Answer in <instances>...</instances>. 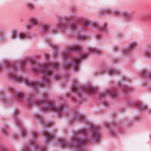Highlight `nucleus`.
I'll return each instance as SVG.
<instances>
[{"label": "nucleus", "instance_id": "obj_1", "mask_svg": "<svg viewBox=\"0 0 151 151\" xmlns=\"http://www.w3.org/2000/svg\"><path fill=\"white\" fill-rule=\"evenodd\" d=\"M30 24L32 26H36L38 24V19L36 17H32L29 19Z\"/></svg>", "mask_w": 151, "mask_h": 151}, {"label": "nucleus", "instance_id": "obj_2", "mask_svg": "<svg viewBox=\"0 0 151 151\" xmlns=\"http://www.w3.org/2000/svg\"><path fill=\"white\" fill-rule=\"evenodd\" d=\"M136 46V43L135 42H133L131 43L129 45L128 49H126L125 50V51L126 53H128L129 52L128 50H132L134 49Z\"/></svg>", "mask_w": 151, "mask_h": 151}, {"label": "nucleus", "instance_id": "obj_3", "mask_svg": "<svg viewBox=\"0 0 151 151\" xmlns=\"http://www.w3.org/2000/svg\"><path fill=\"white\" fill-rule=\"evenodd\" d=\"M81 49V47L79 45H74L71 47L70 49L68 51H78L80 50Z\"/></svg>", "mask_w": 151, "mask_h": 151}, {"label": "nucleus", "instance_id": "obj_4", "mask_svg": "<svg viewBox=\"0 0 151 151\" xmlns=\"http://www.w3.org/2000/svg\"><path fill=\"white\" fill-rule=\"evenodd\" d=\"M86 57L87 55L86 54L84 53L82 54V55L81 56V59L79 58L76 60L75 62V64H78L79 63H80V59H84V58H86Z\"/></svg>", "mask_w": 151, "mask_h": 151}, {"label": "nucleus", "instance_id": "obj_5", "mask_svg": "<svg viewBox=\"0 0 151 151\" xmlns=\"http://www.w3.org/2000/svg\"><path fill=\"white\" fill-rule=\"evenodd\" d=\"M12 78L18 82H20L22 81V78L20 76H17L15 75H13L12 77Z\"/></svg>", "mask_w": 151, "mask_h": 151}, {"label": "nucleus", "instance_id": "obj_6", "mask_svg": "<svg viewBox=\"0 0 151 151\" xmlns=\"http://www.w3.org/2000/svg\"><path fill=\"white\" fill-rule=\"evenodd\" d=\"M49 25L48 24L45 23L44 24L42 27V29L44 31H46L48 30L49 27Z\"/></svg>", "mask_w": 151, "mask_h": 151}, {"label": "nucleus", "instance_id": "obj_7", "mask_svg": "<svg viewBox=\"0 0 151 151\" xmlns=\"http://www.w3.org/2000/svg\"><path fill=\"white\" fill-rule=\"evenodd\" d=\"M50 104L49 105V106L50 109L54 111H55L56 108L54 104H53L52 102L51 101L50 102Z\"/></svg>", "mask_w": 151, "mask_h": 151}, {"label": "nucleus", "instance_id": "obj_8", "mask_svg": "<svg viewBox=\"0 0 151 151\" xmlns=\"http://www.w3.org/2000/svg\"><path fill=\"white\" fill-rule=\"evenodd\" d=\"M110 95L111 96L114 98L116 97L117 96V93L114 91H110Z\"/></svg>", "mask_w": 151, "mask_h": 151}, {"label": "nucleus", "instance_id": "obj_9", "mask_svg": "<svg viewBox=\"0 0 151 151\" xmlns=\"http://www.w3.org/2000/svg\"><path fill=\"white\" fill-rule=\"evenodd\" d=\"M26 36V35L24 33H20L19 35V37L20 39H23Z\"/></svg>", "mask_w": 151, "mask_h": 151}, {"label": "nucleus", "instance_id": "obj_10", "mask_svg": "<svg viewBox=\"0 0 151 151\" xmlns=\"http://www.w3.org/2000/svg\"><path fill=\"white\" fill-rule=\"evenodd\" d=\"M45 136H46V139H51V135H50V134L48 133H45L44 134Z\"/></svg>", "mask_w": 151, "mask_h": 151}, {"label": "nucleus", "instance_id": "obj_11", "mask_svg": "<svg viewBox=\"0 0 151 151\" xmlns=\"http://www.w3.org/2000/svg\"><path fill=\"white\" fill-rule=\"evenodd\" d=\"M16 35V32L15 30H13L12 32V38L13 39L15 37Z\"/></svg>", "mask_w": 151, "mask_h": 151}, {"label": "nucleus", "instance_id": "obj_12", "mask_svg": "<svg viewBox=\"0 0 151 151\" xmlns=\"http://www.w3.org/2000/svg\"><path fill=\"white\" fill-rule=\"evenodd\" d=\"M50 73V72H48L44 73L43 74V76L45 77H49V74Z\"/></svg>", "mask_w": 151, "mask_h": 151}, {"label": "nucleus", "instance_id": "obj_13", "mask_svg": "<svg viewBox=\"0 0 151 151\" xmlns=\"http://www.w3.org/2000/svg\"><path fill=\"white\" fill-rule=\"evenodd\" d=\"M28 8L29 9H32L33 8V6L30 4H29L27 5Z\"/></svg>", "mask_w": 151, "mask_h": 151}, {"label": "nucleus", "instance_id": "obj_14", "mask_svg": "<svg viewBox=\"0 0 151 151\" xmlns=\"http://www.w3.org/2000/svg\"><path fill=\"white\" fill-rule=\"evenodd\" d=\"M124 16L125 18H127L130 17V15L128 14L125 13L124 14Z\"/></svg>", "mask_w": 151, "mask_h": 151}, {"label": "nucleus", "instance_id": "obj_15", "mask_svg": "<svg viewBox=\"0 0 151 151\" xmlns=\"http://www.w3.org/2000/svg\"><path fill=\"white\" fill-rule=\"evenodd\" d=\"M17 96L19 98H21L22 97V93L20 92H19L17 93Z\"/></svg>", "mask_w": 151, "mask_h": 151}, {"label": "nucleus", "instance_id": "obj_16", "mask_svg": "<svg viewBox=\"0 0 151 151\" xmlns=\"http://www.w3.org/2000/svg\"><path fill=\"white\" fill-rule=\"evenodd\" d=\"M95 91V89H93V88H90L89 89V92L91 93H92L94 92V91Z\"/></svg>", "mask_w": 151, "mask_h": 151}, {"label": "nucleus", "instance_id": "obj_17", "mask_svg": "<svg viewBox=\"0 0 151 151\" xmlns=\"http://www.w3.org/2000/svg\"><path fill=\"white\" fill-rule=\"evenodd\" d=\"M75 25H76L75 24H73L72 26H71V28L73 29H74L75 27Z\"/></svg>", "mask_w": 151, "mask_h": 151}, {"label": "nucleus", "instance_id": "obj_18", "mask_svg": "<svg viewBox=\"0 0 151 151\" xmlns=\"http://www.w3.org/2000/svg\"><path fill=\"white\" fill-rule=\"evenodd\" d=\"M147 76L149 78H151V73H149V74H147Z\"/></svg>", "mask_w": 151, "mask_h": 151}, {"label": "nucleus", "instance_id": "obj_19", "mask_svg": "<svg viewBox=\"0 0 151 151\" xmlns=\"http://www.w3.org/2000/svg\"><path fill=\"white\" fill-rule=\"evenodd\" d=\"M73 90L74 91H76V89L75 88V87H73Z\"/></svg>", "mask_w": 151, "mask_h": 151}, {"label": "nucleus", "instance_id": "obj_20", "mask_svg": "<svg viewBox=\"0 0 151 151\" xmlns=\"http://www.w3.org/2000/svg\"><path fill=\"white\" fill-rule=\"evenodd\" d=\"M29 84L31 86H32V82H29Z\"/></svg>", "mask_w": 151, "mask_h": 151}, {"label": "nucleus", "instance_id": "obj_21", "mask_svg": "<svg viewBox=\"0 0 151 151\" xmlns=\"http://www.w3.org/2000/svg\"><path fill=\"white\" fill-rule=\"evenodd\" d=\"M53 66L55 67H57V65H55L54 63L53 64Z\"/></svg>", "mask_w": 151, "mask_h": 151}, {"label": "nucleus", "instance_id": "obj_22", "mask_svg": "<svg viewBox=\"0 0 151 151\" xmlns=\"http://www.w3.org/2000/svg\"><path fill=\"white\" fill-rule=\"evenodd\" d=\"M115 71V70H112V71H111L110 72L111 73H113V71Z\"/></svg>", "mask_w": 151, "mask_h": 151}, {"label": "nucleus", "instance_id": "obj_23", "mask_svg": "<svg viewBox=\"0 0 151 151\" xmlns=\"http://www.w3.org/2000/svg\"><path fill=\"white\" fill-rule=\"evenodd\" d=\"M85 23H86V24H88V22L87 21H86L85 22Z\"/></svg>", "mask_w": 151, "mask_h": 151}, {"label": "nucleus", "instance_id": "obj_24", "mask_svg": "<svg viewBox=\"0 0 151 151\" xmlns=\"http://www.w3.org/2000/svg\"><path fill=\"white\" fill-rule=\"evenodd\" d=\"M141 74L143 75V74L144 73L142 71L141 72Z\"/></svg>", "mask_w": 151, "mask_h": 151}, {"label": "nucleus", "instance_id": "obj_25", "mask_svg": "<svg viewBox=\"0 0 151 151\" xmlns=\"http://www.w3.org/2000/svg\"><path fill=\"white\" fill-rule=\"evenodd\" d=\"M150 53H148L146 55H150Z\"/></svg>", "mask_w": 151, "mask_h": 151}, {"label": "nucleus", "instance_id": "obj_26", "mask_svg": "<svg viewBox=\"0 0 151 151\" xmlns=\"http://www.w3.org/2000/svg\"><path fill=\"white\" fill-rule=\"evenodd\" d=\"M14 112H15V113H17V111H14Z\"/></svg>", "mask_w": 151, "mask_h": 151}, {"label": "nucleus", "instance_id": "obj_27", "mask_svg": "<svg viewBox=\"0 0 151 151\" xmlns=\"http://www.w3.org/2000/svg\"><path fill=\"white\" fill-rule=\"evenodd\" d=\"M57 109H58V110H59V108H58Z\"/></svg>", "mask_w": 151, "mask_h": 151}, {"label": "nucleus", "instance_id": "obj_28", "mask_svg": "<svg viewBox=\"0 0 151 151\" xmlns=\"http://www.w3.org/2000/svg\"><path fill=\"white\" fill-rule=\"evenodd\" d=\"M84 132V130H83L82 131V132Z\"/></svg>", "mask_w": 151, "mask_h": 151}, {"label": "nucleus", "instance_id": "obj_29", "mask_svg": "<svg viewBox=\"0 0 151 151\" xmlns=\"http://www.w3.org/2000/svg\"><path fill=\"white\" fill-rule=\"evenodd\" d=\"M36 85V84H35L34 86Z\"/></svg>", "mask_w": 151, "mask_h": 151}, {"label": "nucleus", "instance_id": "obj_30", "mask_svg": "<svg viewBox=\"0 0 151 151\" xmlns=\"http://www.w3.org/2000/svg\"><path fill=\"white\" fill-rule=\"evenodd\" d=\"M76 69H77V68H76Z\"/></svg>", "mask_w": 151, "mask_h": 151}]
</instances>
